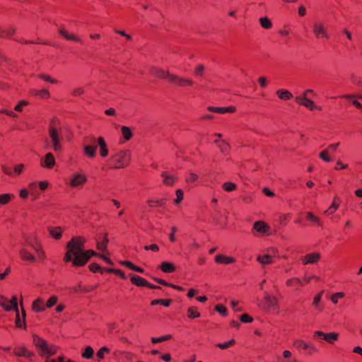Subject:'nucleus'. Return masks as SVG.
<instances>
[{
  "mask_svg": "<svg viewBox=\"0 0 362 362\" xmlns=\"http://www.w3.org/2000/svg\"><path fill=\"white\" fill-rule=\"evenodd\" d=\"M86 240L83 236H74L66 243V251L63 260L71 263L73 267H81L93 256H98L107 264L112 265V261L104 255H98L93 250H85Z\"/></svg>",
  "mask_w": 362,
  "mask_h": 362,
  "instance_id": "f257e3e1",
  "label": "nucleus"
},
{
  "mask_svg": "<svg viewBox=\"0 0 362 362\" xmlns=\"http://www.w3.org/2000/svg\"><path fill=\"white\" fill-rule=\"evenodd\" d=\"M48 138L45 139V144L47 148L55 152L62 151L63 149V136L62 135V124L57 118H53L48 127Z\"/></svg>",
  "mask_w": 362,
  "mask_h": 362,
  "instance_id": "f03ea898",
  "label": "nucleus"
},
{
  "mask_svg": "<svg viewBox=\"0 0 362 362\" xmlns=\"http://www.w3.org/2000/svg\"><path fill=\"white\" fill-rule=\"evenodd\" d=\"M132 152L130 150H120L112 153L108 158L107 168L110 170L123 169L129 166L131 162Z\"/></svg>",
  "mask_w": 362,
  "mask_h": 362,
  "instance_id": "7ed1b4c3",
  "label": "nucleus"
},
{
  "mask_svg": "<svg viewBox=\"0 0 362 362\" xmlns=\"http://www.w3.org/2000/svg\"><path fill=\"white\" fill-rule=\"evenodd\" d=\"M315 95L316 93L313 89H306L302 93L301 95L295 97V102L298 105L303 106L309 110L322 111V106L316 105L313 100L309 98V97Z\"/></svg>",
  "mask_w": 362,
  "mask_h": 362,
  "instance_id": "20e7f679",
  "label": "nucleus"
},
{
  "mask_svg": "<svg viewBox=\"0 0 362 362\" xmlns=\"http://www.w3.org/2000/svg\"><path fill=\"white\" fill-rule=\"evenodd\" d=\"M33 344L37 349L39 354L41 356L48 358L54 355L58 350V347L54 344H49L42 338L34 335Z\"/></svg>",
  "mask_w": 362,
  "mask_h": 362,
  "instance_id": "39448f33",
  "label": "nucleus"
},
{
  "mask_svg": "<svg viewBox=\"0 0 362 362\" xmlns=\"http://www.w3.org/2000/svg\"><path fill=\"white\" fill-rule=\"evenodd\" d=\"M279 257V250L275 247H269L266 248L261 254L258 255L256 257V260L262 266H266L274 264Z\"/></svg>",
  "mask_w": 362,
  "mask_h": 362,
  "instance_id": "423d86ee",
  "label": "nucleus"
},
{
  "mask_svg": "<svg viewBox=\"0 0 362 362\" xmlns=\"http://www.w3.org/2000/svg\"><path fill=\"white\" fill-rule=\"evenodd\" d=\"M312 31L317 40H329L331 34L326 23L322 20L315 21L312 24Z\"/></svg>",
  "mask_w": 362,
  "mask_h": 362,
  "instance_id": "0eeeda50",
  "label": "nucleus"
},
{
  "mask_svg": "<svg viewBox=\"0 0 362 362\" xmlns=\"http://www.w3.org/2000/svg\"><path fill=\"white\" fill-rule=\"evenodd\" d=\"M25 243L35 250L39 261H44L46 259L45 252L42 248L40 239L36 235L28 237L25 239Z\"/></svg>",
  "mask_w": 362,
  "mask_h": 362,
  "instance_id": "6e6552de",
  "label": "nucleus"
},
{
  "mask_svg": "<svg viewBox=\"0 0 362 362\" xmlns=\"http://www.w3.org/2000/svg\"><path fill=\"white\" fill-rule=\"evenodd\" d=\"M262 308L268 312H277L279 308L278 298L272 293L264 292Z\"/></svg>",
  "mask_w": 362,
  "mask_h": 362,
  "instance_id": "1a4fd4ad",
  "label": "nucleus"
},
{
  "mask_svg": "<svg viewBox=\"0 0 362 362\" xmlns=\"http://www.w3.org/2000/svg\"><path fill=\"white\" fill-rule=\"evenodd\" d=\"M293 346L298 351H303L305 354L313 355L318 353L317 348L311 342L303 339H296L293 342Z\"/></svg>",
  "mask_w": 362,
  "mask_h": 362,
  "instance_id": "9d476101",
  "label": "nucleus"
},
{
  "mask_svg": "<svg viewBox=\"0 0 362 362\" xmlns=\"http://www.w3.org/2000/svg\"><path fill=\"white\" fill-rule=\"evenodd\" d=\"M88 182V177L84 173H76L72 174L69 180L68 185L74 189L82 188Z\"/></svg>",
  "mask_w": 362,
  "mask_h": 362,
  "instance_id": "9b49d317",
  "label": "nucleus"
},
{
  "mask_svg": "<svg viewBox=\"0 0 362 362\" xmlns=\"http://www.w3.org/2000/svg\"><path fill=\"white\" fill-rule=\"evenodd\" d=\"M168 82L179 87L192 86L194 84V81L192 79L173 74L170 76Z\"/></svg>",
  "mask_w": 362,
  "mask_h": 362,
  "instance_id": "f8f14e48",
  "label": "nucleus"
},
{
  "mask_svg": "<svg viewBox=\"0 0 362 362\" xmlns=\"http://www.w3.org/2000/svg\"><path fill=\"white\" fill-rule=\"evenodd\" d=\"M0 306L7 312L17 310L18 298L16 296H13L11 299L8 300L5 296H0Z\"/></svg>",
  "mask_w": 362,
  "mask_h": 362,
  "instance_id": "ddd939ff",
  "label": "nucleus"
},
{
  "mask_svg": "<svg viewBox=\"0 0 362 362\" xmlns=\"http://www.w3.org/2000/svg\"><path fill=\"white\" fill-rule=\"evenodd\" d=\"M21 315L19 313L18 307L17 308V310H13L16 312L15 324L18 328L25 329L26 328V323H25L26 313H25V309L23 308L22 301L21 302Z\"/></svg>",
  "mask_w": 362,
  "mask_h": 362,
  "instance_id": "4468645a",
  "label": "nucleus"
},
{
  "mask_svg": "<svg viewBox=\"0 0 362 362\" xmlns=\"http://www.w3.org/2000/svg\"><path fill=\"white\" fill-rule=\"evenodd\" d=\"M321 255L319 252H311L304 256L300 257V259L303 264H316L320 259Z\"/></svg>",
  "mask_w": 362,
  "mask_h": 362,
  "instance_id": "2eb2a0df",
  "label": "nucleus"
},
{
  "mask_svg": "<svg viewBox=\"0 0 362 362\" xmlns=\"http://www.w3.org/2000/svg\"><path fill=\"white\" fill-rule=\"evenodd\" d=\"M150 74L158 78L166 79L168 81H169L170 76L171 75L168 71L158 66L151 67Z\"/></svg>",
  "mask_w": 362,
  "mask_h": 362,
  "instance_id": "dca6fc26",
  "label": "nucleus"
},
{
  "mask_svg": "<svg viewBox=\"0 0 362 362\" xmlns=\"http://www.w3.org/2000/svg\"><path fill=\"white\" fill-rule=\"evenodd\" d=\"M253 229L262 235H269L271 233L269 226L262 221L255 222Z\"/></svg>",
  "mask_w": 362,
  "mask_h": 362,
  "instance_id": "f3484780",
  "label": "nucleus"
},
{
  "mask_svg": "<svg viewBox=\"0 0 362 362\" xmlns=\"http://www.w3.org/2000/svg\"><path fill=\"white\" fill-rule=\"evenodd\" d=\"M19 255L21 259L23 261L33 263L38 260L37 255H33L26 248L21 249L19 251Z\"/></svg>",
  "mask_w": 362,
  "mask_h": 362,
  "instance_id": "a211bd4d",
  "label": "nucleus"
},
{
  "mask_svg": "<svg viewBox=\"0 0 362 362\" xmlns=\"http://www.w3.org/2000/svg\"><path fill=\"white\" fill-rule=\"evenodd\" d=\"M214 260L216 263L219 264L228 265L236 262V259L233 257L226 256L222 254H218L215 256Z\"/></svg>",
  "mask_w": 362,
  "mask_h": 362,
  "instance_id": "6ab92c4d",
  "label": "nucleus"
},
{
  "mask_svg": "<svg viewBox=\"0 0 362 362\" xmlns=\"http://www.w3.org/2000/svg\"><path fill=\"white\" fill-rule=\"evenodd\" d=\"M38 185L37 181H32L28 184V189L29 190L32 200L35 201L40 198V193L38 191Z\"/></svg>",
  "mask_w": 362,
  "mask_h": 362,
  "instance_id": "aec40b11",
  "label": "nucleus"
},
{
  "mask_svg": "<svg viewBox=\"0 0 362 362\" xmlns=\"http://www.w3.org/2000/svg\"><path fill=\"white\" fill-rule=\"evenodd\" d=\"M341 204V199L339 197L335 196L333 198L332 202L329 208L324 211V214L326 216H330L334 214L339 209Z\"/></svg>",
  "mask_w": 362,
  "mask_h": 362,
  "instance_id": "412c9836",
  "label": "nucleus"
},
{
  "mask_svg": "<svg viewBox=\"0 0 362 362\" xmlns=\"http://www.w3.org/2000/svg\"><path fill=\"white\" fill-rule=\"evenodd\" d=\"M163 183L167 186H173L177 181V177L175 174L168 172L161 173Z\"/></svg>",
  "mask_w": 362,
  "mask_h": 362,
  "instance_id": "4be33fe9",
  "label": "nucleus"
},
{
  "mask_svg": "<svg viewBox=\"0 0 362 362\" xmlns=\"http://www.w3.org/2000/svg\"><path fill=\"white\" fill-rule=\"evenodd\" d=\"M98 146L99 148V153L102 158H106L108 156L109 151L107 148V143L105 139L102 136H100L97 139Z\"/></svg>",
  "mask_w": 362,
  "mask_h": 362,
  "instance_id": "5701e85b",
  "label": "nucleus"
},
{
  "mask_svg": "<svg viewBox=\"0 0 362 362\" xmlns=\"http://www.w3.org/2000/svg\"><path fill=\"white\" fill-rule=\"evenodd\" d=\"M56 164L55 158L52 153L49 152L46 153L45 156V158L43 162L41 163V165L43 168H47V169H52L54 167Z\"/></svg>",
  "mask_w": 362,
  "mask_h": 362,
  "instance_id": "b1692460",
  "label": "nucleus"
},
{
  "mask_svg": "<svg viewBox=\"0 0 362 362\" xmlns=\"http://www.w3.org/2000/svg\"><path fill=\"white\" fill-rule=\"evenodd\" d=\"M47 231L52 238L58 240L62 238L64 230L60 226H48Z\"/></svg>",
  "mask_w": 362,
  "mask_h": 362,
  "instance_id": "393cba45",
  "label": "nucleus"
},
{
  "mask_svg": "<svg viewBox=\"0 0 362 362\" xmlns=\"http://www.w3.org/2000/svg\"><path fill=\"white\" fill-rule=\"evenodd\" d=\"M208 110L211 112H214L218 114H226V113H233L235 112V107L234 106L229 107H208Z\"/></svg>",
  "mask_w": 362,
  "mask_h": 362,
  "instance_id": "a878e982",
  "label": "nucleus"
},
{
  "mask_svg": "<svg viewBox=\"0 0 362 362\" xmlns=\"http://www.w3.org/2000/svg\"><path fill=\"white\" fill-rule=\"evenodd\" d=\"M59 34L66 40L74 41L76 42H81V39L74 33H69L64 28H59Z\"/></svg>",
  "mask_w": 362,
  "mask_h": 362,
  "instance_id": "bb28decb",
  "label": "nucleus"
},
{
  "mask_svg": "<svg viewBox=\"0 0 362 362\" xmlns=\"http://www.w3.org/2000/svg\"><path fill=\"white\" fill-rule=\"evenodd\" d=\"M32 310L35 313H42L46 310L44 299L38 297L32 303Z\"/></svg>",
  "mask_w": 362,
  "mask_h": 362,
  "instance_id": "cd10ccee",
  "label": "nucleus"
},
{
  "mask_svg": "<svg viewBox=\"0 0 362 362\" xmlns=\"http://www.w3.org/2000/svg\"><path fill=\"white\" fill-rule=\"evenodd\" d=\"M13 353L17 356L25 357L27 358H30L34 356L32 351H30L24 346L16 347Z\"/></svg>",
  "mask_w": 362,
  "mask_h": 362,
  "instance_id": "c85d7f7f",
  "label": "nucleus"
},
{
  "mask_svg": "<svg viewBox=\"0 0 362 362\" xmlns=\"http://www.w3.org/2000/svg\"><path fill=\"white\" fill-rule=\"evenodd\" d=\"M17 28L13 25H10L0 32V37L11 38L16 33Z\"/></svg>",
  "mask_w": 362,
  "mask_h": 362,
  "instance_id": "c756f323",
  "label": "nucleus"
},
{
  "mask_svg": "<svg viewBox=\"0 0 362 362\" xmlns=\"http://www.w3.org/2000/svg\"><path fill=\"white\" fill-rule=\"evenodd\" d=\"M323 291H320L317 294L314 296L313 305L315 308L319 312L321 313L324 310V305L321 303Z\"/></svg>",
  "mask_w": 362,
  "mask_h": 362,
  "instance_id": "7c9ffc66",
  "label": "nucleus"
},
{
  "mask_svg": "<svg viewBox=\"0 0 362 362\" xmlns=\"http://www.w3.org/2000/svg\"><path fill=\"white\" fill-rule=\"evenodd\" d=\"M15 199V195L12 193L0 194V208L8 205Z\"/></svg>",
  "mask_w": 362,
  "mask_h": 362,
  "instance_id": "2f4dec72",
  "label": "nucleus"
},
{
  "mask_svg": "<svg viewBox=\"0 0 362 362\" xmlns=\"http://www.w3.org/2000/svg\"><path fill=\"white\" fill-rule=\"evenodd\" d=\"M30 93L33 95L39 97L42 99H48L50 98V93L46 88H42L40 90L33 89L31 90Z\"/></svg>",
  "mask_w": 362,
  "mask_h": 362,
  "instance_id": "473e14b6",
  "label": "nucleus"
},
{
  "mask_svg": "<svg viewBox=\"0 0 362 362\" xmlns=\"http://www.w3.org/2000/svg\"><path fill=\"white\" fill-rule=\"evenodd\" d=\"M286 285L288 287L295 288L298 290V286H303V281L298 277H291L286 280Z\"/></svg>",
  "mask_w": 362,
  "mask_h": 362,
  "instance_id": "72a5a7b5",
  "label": "nucleus"
},
{
  "mask_svg": "<svg viewBox=\"0 0 362 362\" xmlns=\"http://www.w3.org/2000/svg\"><path fill=\"white\" fill-rule=\"evenodd\" d=\"M130 280L132 284L136 286H146L147 281L139 276L130 274Z\"/></svg>",
  "mask_w": 362,
  "mask_h": 362,
  "instance_id": "f704fd0d",
  "label": "nucleus"
},
{
  "mask_svg": "<svg viewBox=\"0 0 362 362\" xmlns=\"http://www.w3.org/2000/svg\"><path fill=\"white\" fill-rule=\"evenodd\" d=\"M276 93L278 98L283 100H289L293 98L292 93L286 89H279Z\"/></svg>",
  "mask_w": 362,
  "mask_h": 362,
  "instance_id": "c9c22d12",
  "label": "nucleus"
},
{
  "mask_svg": "<svg viewBox=\"0 0 362 362\" xmlns=\"http://www.w3.org/2000/svg\"><path fill=\"white\" fill-rule=\"evenodd\" d=\"M214 142L223 154H228L230 151V145L225 140H215Z\"/></svg>",
  "mask_w": 362,
  "mask_h": 362,
  "instance_id": "e433bc0d",
  "label": "nucleus"
},
{
  "mask_svg": "<svg viewBox=\"0 0 362 362\" xmlns=\"http://www.w3.org/2000/svg\"><path fill=\"white\" fill-rule=\"evenodd\" d=\"M160 268L165 273H172L175 271V265L168 262H163L160 265Z\"/></svg>",
  "mask_w": 362,
  "mask_h": 362,
  "instance_id": "4c0bfd02",
  "label": "nucleus"
},
{
  "mask_svg": "<svg viewBox=\"0 0 362 362\" xmlns=\"http://www.w3.org/2000/svg\"><path fill=\"white\" fill-rule=\"evenodd\" d=\"M339 334L335 332L326 333L324 340L329 344H334V341L338 340Z\"/></svg>",
  "mask_w": 362,
  "mask_h": 362,
  "instance_id": "58836bf2",
  "label": "nucleus"
},
{
  "mask_svg": "<svg viewBox=\"0 0 362 362\" xmlns=\"http://www.w3.org/2000/svg\"><path fill=\"white\" fill-rule=\"evenodd\" d=\"M350 81L356 86L362 87V76L356 73L350 75Z\"/></svg>",
  "mask_w": 362,
  "mask_h": 362,
  "instance_id": "ea45409f",
  "label": "nucleus"
},
{
  "mask_svg": "<svg viewBox=\"0 0 362 362\" xmlns=\"http://www.w3.org/2000/svg\"><path fill=\"white\" fill-rule=\"evenodd\" d=\"M187 315L189 319L198 318L200 317V313L197 307L191 306L187 310Z\"/></svg>",
  "mask_w": 362,
  "mask_h": 362,
  "instance_id": "a19ab883",
  "label": "nucleus"
},
{
  "mask_svg": "<svg viewBox=\"0 0 362 362\" xmlns=\"http://www.w3.org/2000/svg\"><path fill=\"white\" fill-rule=\"evenodd\" d=\"M97 146L86 145L84 146V154L88 158H94L95 156Z\"/></svg>",
  "mask_w": 362,
  "mask_h": 362,
  "instance_id": "79ce46f5",
  "label": "nucleus"
},
{
  "mask_svg": "<svg viewBox=\"0 0 362 362\" xmlns=\"http://www.w3.org/2000/svg\"><path fill=\"white\" fill-rule=\"evenodd\" d=\"M147 204L149 207L153 208V207H161L163 206L165 204V199H150L147 201Z\"/></svg>",
  "mask_w": 362,
  "mask_h": 362,
  "instance_id": "37998d69",
  "label": "nucleus"
},
{
  "mask_svg": "<svg viewBox=\"0 0 362 362\" xmlns=\"http://www.w3.org/2000/svg\"><path fill=\"white\" fill-rule=\"evenodd\" d=\"M108 241L107 235H105L102 240H97L96 248L101 252H105L107 250Z\"/></svg>",
  "mask_w": 362,
  "mask_h": 362,
  "instance_id": "c03bdc74",
  "label": "nucleus"
},
{
  "mask_svg": "<svg viewBox=\"0 0 362 362\" xmlns=\"http://www.w3.org/2000/svg\"><path fill=\"white\" fill-rule=\"evenodd\" d=\"M120 264L123 266L127 267L129 269H132L133 271H135L139 273H144V270L138 266L134 265L133 263H132L129 261H122L120 262Z\"/></svg>",
  "mask_w": 362,
  "mask_h": 362,
  "instance_id": "a18cd8bd",
  "label": "nucleus"
},
{
  "mask_svg": "<svg viewBox=\"0 0 362 362\" xmlns=\"http://www.w3.org/2000/svg\"><path fill=\"white\" fill-rule=\"evenodd\" d=\"M37 78L42 79V81L48 82L52 84H57L59 83V81L57 79L52 77L49 75L45 74H40L37 75Z\"/></svg>",
  "mask_w": 362,
  "mask_h": 362,
  "instance_id": "49530a36",
  "label": "nucleus"
},
{
  "mask_svg": "<svg viewBox=\"0 0 362 362\" xmlns=\"http://www.w3.org/2000/svg\"><path fill=\"white\" fill-rule=\"evenodd\" d=\"M306 218L308 221H310L312 223L316 225V226H321V220L320 218L314 215L311 212H307L306 213Z\"/></svg>",
  "mask_w": 362,
  "mask_h": 362,
  "instance_id": "de8ad7c7",
  "label": "nucleus"
},
{
  "mask_svg": "<svg viewBox=\"0 0 362 362\" xmlns=\"http://www.w3.org/2000/svg\"><path fill=\"white\" fill-rule=\"evenodd\" d=\"M259 21L260 25L264 29H270L272 27V21L267 16L260 18Z\"/></svg>",
  "mask_w": 362,
  "mask_h": 362,
  "instance_id": "09e8293b",
  "label": "nucleus"
},
{
  "mask_svg": "<svg viewBox=\"0 0 362 362\" xmlns=\"http://www.w3.org/2000/svg\"><path fill=\"white\" fill-rule=\"evenodd\" d=\"M25 169V165L23 163L16 164L13 166V176L17 177L19 176Z\"/></svg>",
  "mask_w": 362,
  "mask_h": 362,
  "instance_id": "8fccbe9b",
  "label": "nucleus"
},
{
  "mask_svg": "<svg viewBox=\"0 0 362 362\" xmlns=\"http://www.w3.org/2000/svg\"><path fill=\"white\" fill-rule=\"evenodd\" d=\"M237 185L232 182H226L222 185V189L226 192H233L236 189Z\"/></svg>",
  "mask_w": 362,
  "mask_h": 362,
  "instance_id": "3c124183",
  "label": "nucleus"
},
{
  "mask_svg": "<svg viewBox=\"0 0 362 362\" xmlns=\"http://www.w3.org/2000/svg\"><path fill=\"white\" fill-rule=\"evenodd\" d=\"M121 133L124 139L127 141L129 140L132 137V131L128 127H122Z\"/></svg>",
  "mask_w": 362,
  "mask_h": 362,
  "instance_id": "603ef678",
  "label": "nucleus"
},
{
  "mask_svg": "<svg viewBox=\"0 0 362 362\" xmlns=\"http://www.w3.org/2000/svg\"><path fill=\"white\" fill-rule=\"evenodd\" d=\"M94 354L93 349L88 346L85 348L84 351L82 353V357L84 358L90 359L93 357Z\"/></svg>",
  "mask_w": 362,
  "mask_h": 362,
  "instance_id": "864d4df0",
  "label": "nucleus"
},
{
  "mask_svg": "<svg viewBox=\"0 0 362 362\" xmlns=\"http://www.w3.org/2000/svg\"><path fill=\"white\" fill-rule=\"evenodd\" d=\"M58 302V297L57 296H50L45 303L46 308H51L55 305Z\"/></svg>",
  "mask_w": 362,
  "mask_h": 362,
  "instance_id": "5fc2aeb1",
  "label": "nucleus"
},
{
  "mask_svg": "<svg viewBox=\"0 0 362 362\" xmlns=\"http://www.w3.org/2000/svg\"><path fill=\"white\" fill-rule=\"evenodd\" d=\"M345 296V293L344 292H337L332 295L331 296V301L334 304H337L339 299L342 298Z\"/></svg>",
  "mask_w": 362,
  "mask_h": 362,
  "instance_id": "6e6d98bb",
  "label": "nucleus"
},
{
  "mask_svg": "<svg viewBox=\"0 0 362 362\" xmlns=\"http://www.w3.org/2000/svg\"><path fill=\"white\" fill-rule=\"evenodd\" d=\"M319 157L325 162H331L332 158L329 156V150H323L319 153Z\"/></svg>",
  "mask_w": 362,
  "mask_h": 362,
  "instance_id": "4d7b16f0",
  "label": "nucleus"
},
{
  "mask_svg": "<svg viewBox=\"0 0 362 362\" xmlns=\"http://www.w3.org/2000/svg\"><path fill=\"white\" fill-rule=\"evenodd\" d=\"M172 338V336L170 334H166L163 335L160 337H152L151 338V342L153 344L162 342L164 341H168Z\"/></svg>",
  "mask_w": 362,
  "mask_h": 362,
  "instance_id": "13d9d810",
  "label": "nucleus"
},
{
  "mask_svg": "<svg viewBox=\"0 0 362 362\" xmlns=\"http://www.w3.org/2000/svg\"><path fill=\"white\" fill-rule=\"evenodd\" d=\"M235 341L234 339H230L224 343H218L216 344V346L221 349H226L233 346L235 344Z\"/></svg>",
  "mask_w": 362,
  "mask_h": 362,
  "instance_id": "bf43d9fd",
  "label": "nucleus"
},
{
  "mask_svg": "<svg viewBox=\"0 0 362 362\" xmlns=\"http://www.w3.org/2000/svg\"><path fill=\"white\" fill-rule=\"evenodd\" d=\"M199 178V176L197 174L190 172L189 173L185 178V181L188 183H193L196 182Z\"/></svg>",
  "mask_w": 362,
  "mask_h": 362,
  "instance_id": "052dcab7",
  "label": "nucleus"
},
{
  "mask_svg": "<svg viewBox=\"0 0 362 362\" xmlns=\"http://www.w3.org/2000/svg\"><path fill=\"white\" fill-rule=\"evenodd\" d=\"M110 352V349L106 346L101 347L96 354L97 357L99 358V360H101L104 358L105 355L106 354H108Z\"/></svg>",
  "mask_w": 362,
  "mask_h": 362,
  "instance_id": "680f3d73",
  "label": "nucleus"
},
{
  "mask_svg": "<svg viewBox=\"0 0 362 362\" xmlns=\"http://www.w3.org/2000/svg\"><path fill=\"white\" fill-rule=\"evenodd\" d=\"M89 269L93 273H103V270L104 269H102V267L97 263H91L89 264Z\"/></svg>",
  "mask_w": 362,
  "mask_h": 362,
  "instance_id": "e2e57ef3",
  "label": "nucleus"
},
{
  "mask_svg": "<svg viewBox=\"0 0 362 362\" xmlns=\"http://www.w3.org/2000/svg\"><path fill=\"white\" fill-rule=\"evenodd\" d=\"M29 103L27 100H22L14 107V110L17 112H22L23 107L27 106Z\"/></svg>",
  "mask_w": 362,
  "mask_h": 362,
  "instance_id": "0e129e2a",
  "label": "nucleus"
},
{
  "mask_svg": "<svg viewBox=\"0 0 362 362\" xmlns=\"http://www.w3.org/2000/svg\"><path fill=\"white\" fill-rule=\"evenodd\" d=\"M176 199H174V203L176 204H180L183 199V191L180 189H177L175 192Z\"/></svg>",
  "mask_w": 362,
  "mask_h": 362,
  "instance_id": "69168bd1",
  "label": "nucleus"
},
{
  "mask_svg": "<svg viewBox=\"0 0 362 362\" xmlns=\"http://www.w3.org/2000/svg\"><path fill=\"white\" fill-rule=\"evenodd\" d=\"M215 310L223 316H226L227 315V308L222 304L216 305L215 306Z\"/></svg>",
  "mask_w": 362,
  "mask_h": 362,
  "instance_id": "338daca9",
  "label": "nucleus"
},
{
  "mask_svg": "<svg viewBox=\"0 0 362 362\" xmlns=\"http://www.w3.org/2000/svg\"><path fill=\"white\" fill-rule=\"evenodd\" d=\"M30 192L29 190L27 188H22L19 190V197L23 200H26L29 197Z\"/></svg>",
  "mask_w": 362,
  "mask_h": 362,
  "instance_id": "774afa93",
  "label": "nucleus"
}]
</instances>
